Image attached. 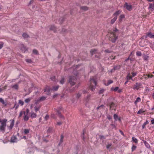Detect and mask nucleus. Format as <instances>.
Wrapping results in <instances>:
<instances>
[{
	"label": "nucleus",
	"mask_w": 154,
	"mask_h": 154,
	"mask_svg": "<svg viewBox=\"0 0 154 154\" xmlns=\"http://www.w3.org/2000/svg\"><path fill=\"white\" fill-rule=\"evenodd\" d=\"M115 106V104L113 102H111L109 104V107L110 109H113Z\"/></svg>",
	"instance_id": "nucleus-22"
},
{
	"label": "nucleus",
	"mask_w": 154,
	"mask_h": 154,
	"mask_svg": "<svg viewBox=\"0 0 154 154\" xmlns=\"http://www.w3.org/2000/svg\"><path fill=\"white\" fill-rule=\"evenodd\" d=\"M33 53L35 54H37L38 53V51L36 50H33Z\"/></svg>",
	"instance_id": "nucleus-60"
},
{
	"label": "nucleus",
	"mask_w": 154,
	"mask_h": 154,
	"mask_svg": "<svg viewBox=\"0 0 154 154\" xmlns=\"http://www.w3.org/2000/svg\"><path fill=\"white\" fill-rule=\"evenodd\" d=\"M7 121V119H6L3 120L0 119V123H1V125H0V130L3 132L5 131Z\"/></svg>",
	"instance_id": "nucleus-4"
},
{
	"label": "nucleus",
	"mask_w": 154,
	"mask_h": 154,
	"mask_svg": "<svg viewBox=\"0 0 154 154\" xmlns=\"http://www.w3.org/2000/svg\"><path fill=\"white\" fill-rule=\"evenodd\" d=\"M81 94L79 93L77 94L76 95V98H79L81 96Z\"/></svg>",
	"instance_id": "nucleus-58"
},
{
	"label": "nucleus",
	"mask_w": 154,
	"mask_h": 154,
	"mask_svg": "<svg viewBox=\"0 0 154 154\" xmlns=\"http://www.w3.org/2000/svg\"><path fill=\"white\" fill-rule=\"evenodd\" d=\"M128 11H130L132 9V6L131 5H129L128 3L125 2L124 6Z\"/></svg>",
	"instance_id": "nucleus-7"
},
{
	"label": "nucleus",
	"mask_w": 154,
	"mask_h": 154,
	"mask_svg": "<svg viewBox=\"0 0 154 154\" xmlns=\"http://www.w3.org/2000/svg\"><path fill=\"white\" fill-rule=\"evenodd\" d=\"M65 82V78L64 77H62L60 81V83L61 84H63Z\"/></svg>",
	"instance_id": "nucleus-26"
},
{
	"label": "nucleus",
	"mask_w": 154,
	"mask_h": 154,
	"mask_svg": "<svg viewBox=\"0 0 154 154\" xmlns=\"http://www.w3.org/2000/svg\"><path fill=\"white\" fill-rule=\"evenodd\" d=\"M63 138L64 136L63 135H61L60 141L58 144L59 146H60L63 142Z\"/></svg>",
	"instance_id": "nucleus-20"
},
{
	"label": "nucleus",
	"mask_w": 154,
	"mask_h": 154,
	"mask_svg": "<svg viewBox=\"0 0 154 154\" xmlns=\"http://www.w3.org/2000/svg\"><path fill=\"white\" fill-rule=\"evenodd\" d=\"M148 123V121L147 120H146V122H145L142 126V128L143 129L145 127L146 125Z\"/></svg>",
	"instance_id": "nucleus-36"
},
{
	"label": "nucleus",
	"mask_w": 154,
	"mask_h": 154,
	"mask_svg": "<svg viewBox=\"0 0 154 154\" xmlns=\"http://www.w3.org/2000/svg\"><path fill=\"white\" fill-rule=\"evenodd\" d=\"M117 18V17L116 16H115L113 18L112 20H111V21L110 22V23L111 24H113L116 20V19Z\"/></svg>",
	"instance_id": "nucleus-25"
},
{
	"label": "nucleus",
	"mask_w": 154,
	"mask_h": 154,
	"mask_svg": "<svg viewBox=\"0 0 154 154\" xmlns=\"http://www.w3.org/2000/svg\"><path fill=\"white\" fill-rule=\"evenodd\" d=\"M97 51V50L96 49H93L90 51V53L92 55L94 54H96Z\"/></svg>",
	"instance_id": "nucleus-19"
},
{
	"label": "nucleus",
	"mask_w": 154,
	"mask_h": 154,
	"mask_svg": "<svg viewBox=\"0 0 154 154\" xmlns=\"http://www.w3.org/2000/svg\"><path fill=\"white\" fill-rule=\"evenodd\" d=\"M51 117L54 119L56 118V116L54 114H51Z\"/></svg>",
	"instance_id": "nucleus-53"
},
{
	"label": "nucleus",
	"mask_w": 154,
	"mask_h": 154,
	"mask_svg": "<svg viewBox=\"0 0 154 154\" xmlns=\"http://www.w3.org/2000/svg\"><path fill=\"white\" fill-rule=\"evenodd\" d=\"M30 131V130L29 129H25L24 130V134H28Z\"/></svg>",
	"instance_id": "nucleus-32"
},
{
	"label": "nucleus",
	"mask_w": 154,
	"mask_h": 154,
	"mask_svg": "<svg viewBox=\"0 0 154 154\" xmlns=\"http://www.w3.org/2000/svg\"><path fill=\"white\" fill-rule=\"evenodd\" d=\"M136 55L138 56H141L142 55L141 52L140 51H137L136 52Z\"/></svg>",
	"instance_id": "nucleus-44"
},
{
	"label": "nucleus",
	"mask_w": 154,
	"mask_h": 154,
	"mask_svg": "<svg viewBox=\"0 0 154 154\" xmlns=\"http://www.w3.org/2000/svg\"><path fill=\"white\" fill-rule=\"evenodd\" d=\"M80 65H78L77 66H76V67L75 68V69L74 70V71L73 72V73L75 75V76H69V80H68V82L69 83L70 85L72 86L75 85V81H76L77 78L76 76H77V75L78 74V73L76 72H75V71H76L77 70V69H78L79 66H80Z\"/></svg>",
	"instance_id": "nucleus-1"
},
{
	"label": "nucleus",
	"mask_w": 154,
	"mask_h": 154,
	"mask_svg": "<svg viewBox=\"0 0 154 154\" xmlns=\"http://www.w3.org/2000/svg\"><path fill=\"white\" fill-rule=\"evenodd\" d=\"M24 111H21L20 113V114H19V117H21L22 115L23 114H24Z\"/></svg>",
	"instance_id": "nucleus-57"
},
{
	"label": "nucleus",
	"mask_w": 154,
	"mask_h": 154,
	"mask_svg": "<svg viewBox=\"0 0 154 154\" xmlns=\"http://www.w3.org/2000/svg\"><path fill=\"white\" fill-rule=\"evenodd\" d=\"M14 123V120H12L11 121V122L10 124V125L8 127L9 129L11 130L13 127Z\"/></svg>",
	"instance_id": "nucleus-14"
},
{
	"label": "nucleus",
	"mask_w": 154,
	"mask_h": 154,
	"mask_svg": "<svg viewBox=\"0 0 154 154\" xmlns=\"http://www.w3.org/2000/svg\"><path fill=\"white\" fill-rule=\"evenodd\" d=\"M132 140L133 141H134L135 143H138V141L136 138L135 137H132Z\"/></svg>",
	"instance_id": "nucleus-34"
},
{
	"label": "nucleus",
	"mask_w": 154,
	"mask_h": 154,
	"mask_svg": "<svg viewBox=\"0 0 154 154\" xmlns=\"http://www.w3.org/2000/svg\"><path fill=\"white\" fill-rule=\"evenodd\" d=\"M51 91V88L49 86H47L44 89V91L47 93V94H49Z\"/></svg>",
	"instance_id": "nucleus-12"
},
{
	"label": "nucleus",
	"mask_w": 154,
	"mask_h": 154,
	"mask_svg": "<svg viewBox=\"0 0 154 154\" xmlns=\"http://www.w3.org/2000/svg\"><path fill=\"white\" fill-rule=\"evenodd\" d=\"M26 62H27L28 63H31L32 62L31 60V59H26Z\"/></svg>",
	"instance_id": "nucleus-62"
},
{
	"label": "nucleus",
	"mask_w": 154,
	"mask_h": 154,
	"mask_svg": "<svg viewBox=\"0 0 154 154\" xmlns=\"http://www.w3.org/2000/svg\"><path fill=\"white\" fill-rule=\"evenodd\" d=\"M90 88L91 90L93 91L95 88L97 82L96 79H95L94 77L91 78L90 80Z\"/></svg>",
	"instance_id": "nucleus-3"
},
{
	"label": "nucleus",
	"mask_w": 154,
	"mask_h": 154,
	"mask_svg": "<svg viewBox=\"0 0 154 154\" xmlns=\"http://www.w3.org/2000/svg\"><path fill=\"white\" fill-rule=\"evenodd\" d=\"M121 11L120 10L117 11L114 13V15L116 16H115L117 17V16L119 14L121 13Z\"/></svg>",
	"instance_id": "nucleus-31"
},
{
	"label": "nucleus",
	"mask_w": 154,
	"mask_h": 154,
	"mask_svg": "<svg viewBox=\"0 0 154 154\" xmlns=\"http://www.w3.org/2000/svg\"><path fill=\"white\" fill-rule=\"evenodd\" d=\"M75 90V88H72V89H69V91L70 92H73Z\"/></svg>",
	"instance_id": "nucleus-64"
},
{
	"label": "nucleus",
	"mask_w": 154,
	"mask_h": 154,
	"mask_svg": "<svg viewBox=\"0 0 154 154\" xmlns=\"http://www.w3.org/2000/svg\"><path fill=\"white\" fill-rule=\"evenodd\" d=\"M24 102L21 100H18V103L21 106H23L24 104Z\"/></svg>",
	"instance_id": "nucleus-42"
},
{
	"label": "nucleus",
	"mask_w": 154,
	"mask_h": 154,
	"mask_svg": "<svg viewBox=\"0 0 154 154\" xmlns=\"http://www.w3.org/2000/svg\"><path fill=\"white\" fill-rule=\"evenodd\" d=\"M119 89V88L118 87H116L115 88L113 87H112L111 88V91H118V90Z\"/></svg>",
	"instance_id": "nucleus-28"
},
{
	"label": "nucleus",
	"mask_w": 154,
	"mask_h": 154,
	"mask_svg": "<svg viewBox=\"0 0 154 154\" xmlns=\"http://www.w3.org/2000/svg\"><path fill=\"white\" fill-rule=\"evenodd\" d=\"M91 97V94H88V95L85 98V100L87 102H88L90 100V98Z\"/></svg>",
	"instance_id": "nucleus-23"
},
{
	"label": "nucleus",
	"mask_w": 154,
	"mask_h": 154,
	"mask_svg": "<svg viewBox=\"0 0 154 154\" xmlns=\"http://www.w3.org/2000/svg\"><path fill=\"white\" fill-rule=\"evenodd\" d=\"M0 102L1 103L3 104H5V102L4 100L2 98H0Z\"/></svg>",
	"instance_id": "nucleus-51"
},
{
	"label": "nucleus",
	"mask_w": 154,
	"mask_h": 154,
	"mask_svg": "<svg viewBox=\"0 0 154 154\" xmlns=\"http://www.w3.org/2000/svg\"><path fill=\"white\" fill-rule=\"evenodd\" d=\"M142 85V84L141 83L137 82L136 83L135 85H134L133 89L134 90H138L141 87Z\"/></svg>",
	"instance_id": "nucleus-6"
},
{
	"label": "nucleus",
	"mask_w": 154,
	"mask_h": 154,
	"mask_svg": "<svg viewBox=\"0 0 154 154\" xmlns=\"http://www.w3.org/2000/svg\"><path fill=\"white\" fill-rule=\"evenodd\" d=\"M137 148V146H135L133 145L131 147V151L133 152Z\"/></svg>",
	"instance_id": "nucleus-43"
},
{
	"label": "nucleus",
	"mask_w": 154,
	"mask_h": 154,
	"mask_svg": "<svg viewBox=\"0 0 154 154\" xmlns=\"http://www.w3.org/2000/svg\"><path fill=\"white\" fill-rule=\"evenodd\" d=\"M110 126L111 127V128L112 129L116 128V125L113 124H110Z\"/></svg>",
	"instance_id": "nucleus-48"
},
{
	"label": "nucleus",
	"mask_w": 154,
	"mask_h": 154,
	"mask_svg": "<svg viewBox=\"0 0 154 154\" xmlns=\"http://www.w3.org/2000/svg\"><path fill=\"white\" fill-rule=\"evenodd\" d=\"M18 107H19V105H17L16 104V103L15 104V105H14V108H15V109H16L18 108Z\"/></svg>",
	"instance_id": "nucleus-61"
},
{
	"label": "nucleus",
	"mask_w": 154,
	"mask_h": 154,
	"mask_svg": "<svg viewBox=\"0 0 154 154\" xmlns=\"http://www.w3.org/2000/svg\"><path fill=\"white\" fill-rule=\"evenodd\" d=\"M107 118L109 120H111L112 119V117L109 115H107Z\"/></svg>",
	"instance_id": "nucleus-54"
},
{
	"label": "nucleus",
	"mask_w": 154,
	"mask_h": 154,
	"mask_svg": "<svg viewBox=\"0 0 154 154\" xmlns=\"http://www.w3.org/2000/svg\"><path fill=\"white\" fill-rule=\"evenodd\" d=\"M143 143L145 144L147 148H149V147L150 146H149V144H148V143H147L146 142V141H144Z\"/></svg>",
	"instance_id": "nucleus-41"
},
{
	"label": "nucleus",
	"mask_w": 154,
	"mask_h": 154,
	"mask_svg": "<svg viewBox=\"0 0 154 154\" xmlns=\"http://www.w3.org/2000/svg\"><path fill=\"white\" fill-rule=\"evenodd\" d=\"M21 50L24 53L27 51V48L23 45H21Z\"/></svg>",
	"instance_id": "nucleus-15"
},
{
	"label": "nucleus",
	"mask_w": 154,
	"mask_h": 154,
	"mask_svg": "<svg viewBox=\"0 0 154 154\" xmlns=\"http://www.w3.org/2000/svg\"><path fill=\"white\" fill-rule=\"evenodd\" d=\"M24 116L23 117V119L25 121H27L29 119V116H28V114H26V112H24Z\"/></svg>",
	"instance_id": "nucleus-13"
},
{
	"label": "nucleus",
	"mask_w": 154,
	"mask_h": 154,
	"mask_svg": "<svg viewBox=\"0 0 154 154\" xmlns=\"http://www.w3.org/2000/svg\"><path fill=\"white\" fill-rule=\"evenodd\" d=\"M36 115L35 113H32L31 114V117L32 118H35L36 117Z\"/></svg>",
	"instance_id": "nucleus-45"
},
{
	"label": "nucleus",
	"mask_w": 154,
	"mask_h": 154,
	"mask_svg": "<svg viewBox=\"0 0 154 154\" xmlns=\"http://www.w3.org/2000/svg\"><path fill=\"white\" fill-rule=\"evenodd\" d=\"M114 119L115 121H116L118 120V115L116 114H114L113 115Z\"/></svg>",
	"instance_id": "nucleus-40"
},
{
	"label": "nucleus",
	"mask_w": 154,
	"mask_h": 154,
	"mask_svg": "<svg viewBox=\"0 0 154 154\" xmlns=\"http://www.w3.org/2000/svg\"><path fill=\"white\" fill-rule=\"evenodd\" d=\"M80 8L81 9L84 11H86L88 10V8L86 6H82Z\"/></svg>",
	"instance_id": "nucleus-37"
},
{
	"label": "nucleus",
	"mask_w": 154,
	"mask_h": 154,
	"mask_svg": "<svg viewBox=\"0 0 154 154\" xmlns=\"http://www.w3.org/2000/svg\"><path fill=\"white\" fill-rule=\"evenodd\" d=\"M46 99V97L45 96H42L39 98V101H42L45 100Z\"/></svg>",
	"instance_id": "nucleus-38"
},
{
	"label": "nucleus",
	"mask_w": 154,
	"mask_h": 154,
	"mask_svg": "<svg viewBox=\"0 0 154 154\" xmlns=\"http://www.w3.org/2000/svg\"><path fill=\"white\" fill-rule=\"evenodd\" d=\"M125 17V15L124 14H121L120 15L119 18V21L121 22L122 20V19Z\"/></svg>",
	"instance_id": "nucleus-27"
},
{
	"label": "nucleus",
	"mask_w": 154,
	"mask_h": 154,
	"mask_svg": "<svg viewBox=\"0 0 154 154\" xmlns=\"http://www.w3.org/2000/svg\"><path fill=\"white\" fill-rule=\"evenodd\" d=\"M148 37H149L151 38H154V34H152L151 32H149L146 34L145 36V38H146Z\"/></svg>",
	"instance_id": "nucleus-8"
},
{
	"label": "nucleus",
	"mask_w": 154,
	"mask_h": 154,
	"mask_svg": "<svg viewBox=\"0 0 154 154\" xmlns=\"http://www.w3.org/2000/svg\"><path fill=\"white\" fill-rule=\"evenodd\" d=\"M116 33L118 34L119 33V30L117 28L113 30V32L111 33V36L109 37V39L110 41L113 43H115L118 38V36L116 35Z\"/></svg>",
	"instance_id": "nucleus-2"
},
{
	"label": "nucleus",
	"mask_w": 154,
	"mask_h": 154,
	"mask_svg": "<svg viewBox=\"0 0 154 154\" xmlns=\"http://www.w3.org/2000/svg\"><path fill=\"white\" fill-rule=\"evenodd\" d=\"M144 112V111H143L141 109L139 110L137 112L138 114H141L142 113Z\"/></svg>",
	"instance_id": "nucleus-50"
},
{
	"label": "nucleus",
	"mask_w": 154,
	"mask_h": 154,
	"mask_svg": "<svg viewBox=\"0 0 154 154\" xmlns=\"http://www.w3.org/2000/svg\"><path fill=\"white\" fill-rule=\"evenodd\" d=\"M105 52L106 53H110L111 52V50H109L108 49L106 50L105 51Z\"/></svg>",
	"instance_id": "nucleus-55"
},
{
	"label": "nucleus",
	"mask_w": 154,
	"mask_h": 154,
	"mask_svg": "<svg viewBox=\"0 0 154 154\" xmlns=\"http://www.w3.org/2000/svg\"><path fill=\"white\" fill-rule=\"evenodd\" d=\"M31 100V99L30 98H28L26 99L25 100V101L26 103H28Z\"/></svg>",
	"instance_id": "nucleus-47"
},
{
	"label": "nucleus",
	"mask_w": 154,
	"mask_h": 154,
	"mask_svg": "<svg viewBox=\"0 0 154 154\" xmlns=\"http://www.w3.org/2000/svg\"><path fill=\"white\" fill-rule=\"evenodd\" d=\"M12 88L16 90H17L18 88V85L17 84H15L12 86Z\"/></svg>",
	"instance_id": "nucleus-35"
},
{
	"label": "nucleus",
	"mask_w": 154,
	"mask_h": 154,
	"mask_svg": "<svg viewBox=\"0 0 154 154\" xmlns=\"http://www.w3.org/2000/svg\"><path fill=\"white\" fill-rule=\"evenodd\" d=\"M104 91V90L103 89H101L100 90L99 92V94H101L103 93Z\"/></svg>",
	"instance_id": "nucleus-56"
},
{
	"label": "nucleus",
	"mask_w": 154,
	"mask_h": 154,
	"mask_svg": "<svg viewBox=\"0 0 154 154\" xmlns=\"http://www.w3.org/2000/svg\"><path fill=\"white\" fill-rule=\"evenodd\" d=\"M54 110H56L57 115L59 116L60 118L63 119H65L64 117L61 114L60 112V111L62 110V107H60L57 109H54Z\"/></svg>",
	"instance_id": "nucleus-5"
},
{
	"label": "nucleus",
	"mask_w": 154,
	"mask_h": 154,
	"mask_svg": "<svg viewBox=\"0 0 154 154\" xmlns=\"http://www.w3.org/2000/svg\"><path fill=\"white\" fill-rule=\"evenodd\" d=\"M43 142H45V143H47L48 141V139L46 138L45 137H44L43 138Z\"/></svg>",
	"instance_id": "nucleus-46"
},
{
	"label": "nucleus",
	"mask_w": 154,
	"mask_h": 154,
	"mask_svg": "<svg viewBox=\"0 0 154 154\" xmlns=\"http://www.w3.org/2000/svg\"><path fill=\"white\" fill-rule=\"evenodd\" d=\"M23 36L25 39H27L28 38H29V35L26 33H25L23 34Z\"/></svg>",
	"instance_id": "nucleus-18"
},
{
	"label": "nucleus",
	"mask_w": 154,
	"mask_h": 154,
	"mask_svg": "<svg viewBox=\"0 0 154 154\" xmlns=\"http://www.w3.org/2000/svg\"><path fill=\"white\" fill-rule=\"evenodd\" d=\"M55 79V76H52L51 78V80L53 81H54Z\"/></svg>",
	"instance_id": "nucleus-63"
},
{
	"label": "nucleus",
	"mask_w": 154,
	"mask_h": 154,
	"mask_svg": "<svg viewBox=\"0 0 154 154\" xmlns=\"http://www.w3.org/2000/svg\"><path fill=\"white\" fill-rule=\"evenodd\" d=\"M130 75V74L129 73H128L127 76V77H126V78L127 79V80H131L132 81H134V80H133V79H132V77H131V76H130L129 75Z\"/></svg>",
	"instance_id": "nucleus-29"
},
{
	"label": "nucleus",
	"mask_w": 154,
	"mask_h": 154,
	"mask_svg": "<svg viewBox=\"0 0 154 154\" xmlns=\"http://www.w3.org/2000/svg\"><path fill=\"white\" fill-rule=\"evenodd\" d=\"M148 9L149 11H154V3H149Z\"/></svg>",
	"instance_id": "nucleus-9"
},
{
	"label": "nucleus",
	"mask_w": 154,
	"mask_h": 154,
	"mask_svg": "<svg viewBox=\"0 0 154 154\" xmlns=\"http://www.w3.org/2000/svg\"><path fill=\"white\" fill-rule=\"evenodd\" d=\"M10 142L11 143L17 142V137L14 135L11 138Z\"/></svg>",
	"instance_id": "nucleus-10"
},
{
	"label": "nucleus",
	"mask_w": 154,
	"mask_h": 154,
	"mask_svg": "<svg viewBox=\"0 0 154 154\" xmlns=\"http://www.w3.org/2000/svg\"><path fill=\"white\" fill-rule=\"evenodd\" d=\"M149 56L145 54L143 55V58L144 60H147L149 58Z\"/></svg>",
	"instance_id": "nucleus-33"
},
{
	"label": "nucleus",
	"mask_w": 154,
	"mask_h": 154,
	"mask_svg": "<svg viewBox=\"0 0 154 154\" xmlns=\"http://www.w3.org/2000/svg\"><path fill=\"white\" fill-rule=\"evenodd\" d=\"M49 118V116L48 115H46L45 117V120H47Z\"/></svg>",
	"instance_id": "nucleus-59"
},
{
	"label": "nucleus",
	"mask_w": 154,
	"mask_h": 154,
	"mask_svg": "<svg viewBox=\"0 0 154 154\" xmlns=\"http://www.w3.org/2000/svg\"><path fill=\"white\" fill-rule=\"evenodd\" d=\"M113 82V81L111 80H109L108 81L107 84L106 85H109L112 84Z\"/></svg>",
	"instance_id": "nucleus-49"
},
{
	"label": "nucleus",
	"mask_w": 154,
	"mask_h": 154,
	"mask_svg": "<svg viewBox=\"0 0 154 154\" xmlns=\"http://www.w3.org/2000/svg\"><path fill=\"white\" fill-rule=\"evenodd\" d=\"M38 101H37L35 104L33 105L32 106H33L35 108V110L36 112L38 111Z\"/></svg>",
	"instance_id": "nucleus-11"
},
{
	"label": "nucleus",
	"mask_w": 154,
	"mask_h": 154,
	"mask_svg": "<svg viewBox=\"0 0 154 154\" xmlns=\"http://www.w3.org/2000/svg\"><path fill=\"white\" fill-rule=\"evenodd\" d=\"M54 131L53 128L50 127L47 130V132L48 133H52Z\"/></svg>",
	"instance_id": "nucleus-16"
},
{
	"label": "nucleus",
	"mask_w": 154,
	"mask_h": 154,
	"mask_svg": "<svg viewBox=\"0 0 154 154\" xmlns=\"http://www.w3.org/2000/svg\"><path fill=\"white\" fill-rule=\"evenodd\" d=\"M141 101V99L140 97H138L135 101L134 102V103L135 105H136L138 102H140Z\"/></svg>",
	"instance_id": "nucleus-30"
},
{
	"label": "nucleus",
	"mask_w": 154,
	"mask_h": 154,
	"mask_svg": "<svg viewBox=\"0 0 154 154\" xmlns=\"http://www.w3.org/2000/svg\"><path fill=\"white\" fill-rule=\"evenodd\" d=\"M59 88V85H57L55 86H53L51 89V90L53 91H56Z\"/></svg>",
	"instance_id": "nucleus-17"
},
{
	"label": "nucleus",
	"mask_w": 154,
	"mask_h": 154,
	"mask_svg": "<svg viewBox=\"0 0 154 154\" xmlns=\"http://www.w3.org/2000/svg\"><path fill=\"white\" fill-rule=\"evenodd\" d=\"M50 29L51 30L53 31L54 32H55L57 31L56 28L54 25L51 26L50 27Z\"/></svg>",
	"instance_id": "nucleus-21"
},
{
	"label": "nucleus",
	"mask_w": 154,
	"mask_h": 154,
	"mask_svg": "<svg viewBox=\"0 0 154 154\" xmlns=\"http://www.w3.org/2000/svg\"><path fill=\"white\" fill-rule=\"evenodd\" d=\"M35 4V2L34 0H31L29 4H28V6H29L31 5H34Z\"/></svg>",
	"instance_id": "nucleus-24"
},
{
	"label": "nucleus",
	"mask_w": 154,
	"mask_h": 154,
	"mask_svg": "<svg viewBox=\"0 0 154 154\" xmlns=\"http://www.w3.org/2000/svg\"><path fill=\"white\" fill-rule=\"evenodd\" d=\"M120 68V65H117L115 66H114L113 68L114 69V70H116L117 69H119Z\"/></svg>",
	"instance_id": "nucleus-39"
},
{
	"label": "nucleus",
	"mask_w": 154,
	"mask_h": 154,
	"mask_svg": "<svg viewBox=\"0 0 154 154\" xmlns=\"http://www.w3.org/2000/svg\"><path fill=\"white\" fill-rule=\"evenodd\" d=\"M112 146V144L111 143L108 144L106 146V148L107 149H109L110 147Z\"/></svg>",
	"instance_id": "nucleus-52"
}]
</instances>
